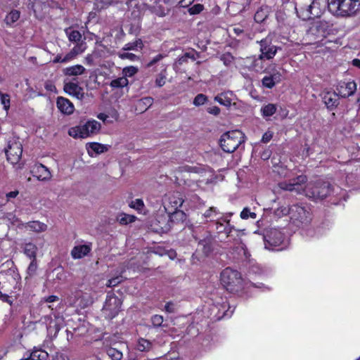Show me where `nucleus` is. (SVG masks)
I'll return each mask as SVG.
<instances>
[{
    "mask_svg": "<svg viewBox=\"0 0 360 360\" xmlns=\"http://www.w3.org/2000/svg\"><path fill=\"white\" fill-rule=\"evenodd\" d=\"M327 5L331 13L342 17L355 14L359 6L356 0H327Z\"/></svg>",
    "mask_w": 360,
    "mask_h": 360,
    "instance_id": "obj_1",
    "label": "nucleus"
},
{
    "mask_svg": "<svg viewBox=\"0 0 360 360\" xmlns=\"http://www.w3.org/2000/svg\"><path fill=\"white\" fill-rule=\"evenodd\" d=\"M245 141V134L240 130H233L224 133L219 139L221 149L229 153L234 152Z\"/></svg>",
    "mask_w": 360,
    "mask_h": 360,
    "instance_id": "obj_2",
    "label": "nucleus"
},
{
    "mask_svg": "<svg viewBox=\"0 0 360 360\" xmlns=\"http://www.w3.org/2000/svg\"><path fill=\"white\" fill-rule=\"evenodd\" d=\"M221 283L229 292H238L242 288L240 274L231 268H226L221 273Z\"/></svg>",
    "mask_w": 360,
    "mask_h": 360,
    "instance_id": "obj_3",
    "label": "nucleus"
},
{
    "mask_svg": "<svg viewBox=\"0 0 360 360\" xmlns=\"http://www.w3.org/2000/svg\"><path fill=\"white\" fill-rule=\"evenodd\" d=\"M101 129V124L96 120L86 122L84 124L72 127L68 134L73 138H86L96 134Z\"/></svg>",
    "mask_w": 360,
    "mask_h": 360,
    "instance_id": "obj_4",
    "label": "nucleus"
},
{
    "mask_svg": "<svg viewBox=\"0 0 360 360\" xmlns=\"http://www.w3.org/2000/svg\"><path fill=\"white\" fill-rule=\"evenodd\" d=\"M284 240V234L278 229L269 228L264 230V242L266 249L272 250L280 246Z\"/></svg>",
    "mask_w": 360,
    "mask_h": 360,
    "instance_id": "obj_5",
    "label": "nucleus"
},
{
    "mask_svg": "<svg viewBox=\"0 0 360 360\" xmlns=\"http://www.w3.org/2000/svg\"><path fill=\"white\" fill-rule=\"evenodd\" d=\"M7 160L12 165L18 164L21 159L22 153V143L17 140H11L5 148Z\"/></svg>",
    "mask_w": 360,
    "mask_h": 360,
    "instance_id": "obj_6",
    "label": "nucleus"
},
{
    "mask_svg": "<svg viewBox=\"0 0 360 360\" xmlns=\"http://www.w3.org/2000/svg\"><path fill=\"white\" fill-rule=\"evenodd\" d=\"M122 302L115 295H108L103 307V312L108 319H113L120 311Z\"/></svg>",
    "mask_w": 360,
    "mask_h": 360,
    "instance_id": "obj_7",
    "label": "nucleus"
},
{
    "mask_svg": "<svg viewBox=\"0 0 360 360\" xmlns=\"http://www.w3.org/2000/svg\"><path fill=\"white\" fill-rule=\"evenodd\" d=\"M167 222L164 226L161 227L164 231L169 230L174 224H184L186 220L187 216L185 212L181 210H174L167 215Z\"/></svg>",
    "mask_w": 360,
    "mask_h": 360,
    "instance_id": "obj_8",
    "label": "nucleus"
},
{
    "mask_svg": "<svg viewBox=\"0 0 360 360\" xmlns=\"http://www.w3.org/2000/svg\"><path fill=\"white\" fill-rule=\"evenodd\" d=\"M260 51L259 55L263 58H266L268 60L273 58L278 50V47L271 44V41L267 39H262L259 41Z\"/></svg>",
    "mask_w": 360,
    "mask_h": 360,
    "instance_id": "obj_9",
    "label": "nucleus"
},
{
    "mask_svg": "<svg viewBox=\"0 0 360 360\" xmlns=\"http://www.w3.org/2000/svg\"><path fill=\"white\" fill-rule=\"evenodd\" d=\"M356 90V84L354 81L340 82L337 87L338 95L342 98L349 97Z\"/></svg>",
    "mask_w": 360,
    "mask_h": 360,
    "instance_id": "obj_10",
    "label": "nucleus"
},
{
    "mask_svg": "<svg viewBox=\"0 0 360 360\" xmlns=\"http://www.w3.org/2000/svg\"><path fill=\"white\" fill-rule=\"evenodd\" d=\"M333 25L324 20L316 21V39L322 42L324 38L330 34Z\"/></svg>",
    "mask_w": 360,
    "mask_h": 360,
    "instance_id": "obj_11",
    "label": "nucleus"
},
{
    "mask_svg": "<svg viewBox=\"0 0 360 360\" xmlns=\"http://www.w3.org/2000/svg\"><path fill=\"white\" fill-rule=\"evenodd\" d=\"M335 190L337 191H340V188L338 186L335 188H331L330 184L328 181L319 180L316 182V198L318 197L320 198H326L330 194L332 191H335Z\"/></svg>",
    "mask_w": 360,
    "mask_h": 360,
    "instance_id": "obj_12",
    "label": "nucleus"
},
{
    "mask_svg": "<svg viewBox=\"0 0 360 360\" xmlns=\"http://www.w3.org/2000/svg\"><path fill=\"white\" fill-rule=\"evenodd\" d=\"M216 225V230L218 233H224L226 235V238L230 236V233L232 230L234 229V226L230 224V220L224 217L217 218L214 221Z\"/></svg>",
    "mask_w": 360,
    "mask_h": 360,
    "instance_id": "obj_13",
    "label": "nucleus"
},
{
    "mask_svg": "<svg viewBox=\"0 0 360 360\" xmlns=\"http://www.w3.org/2000/svg\"><path fill=\"white\" fill-rule=\"evenodd\" d=\"M281 79L282 75L281 72L277 70H274L262 79V83L264 87L272 89L276 84L281 82Z\"/></svg>",
    "mask_w": 360,
    "mask_h": 360,
    "instance_id": "obj_14",
    "label": "nucleus"
},
{
    "mask_svg": "<svg viewBox=\"0 0 360 360\" xmlns=\"http://www.w3.org/2000/svg\"><path fill=\"white\" fill-rule=\"evenodd\" d=\"M64 91L79 100H82L84 97L83 89L75 82H65L63 86Z\"/></svg>",
    "mask_w": 360,
    "mask_h": 360,
    "instance_id": "obj_15",
    "label": "nucleus"
},
{
    "mask_svg": "<svg viewBox=\"0 0 360 360\" xmlns=\"http://www.w3.org/2000/svg\"><path fill=\"white\" fill-rule=\"evenodd\" d=\"M31 172L39 181H48L51 178L50 171L42 164L35 165Z\"/></svg>",
    "mask_w": 360,
    "mask_h": 360,
    "instance_id": "obj_16",
    "label": "nucleus"
},
{
    "mask_svg": "<svg viewBox=\"0 0 360 360\" xmlns=\"http://www.w3.org/2000/svg\"><path fill=\"white\" fill-rule=\"evenodd\" d=\"M321 96L328 109H333L339 103L338 94L334 91H324L321 94Z\"/></svg>",
    "mask_w": 360,
    "mask_h": 360,
    "instance_id": "obj_17",
    "label": "nucleus"
},
{
    "mask_svg": "<svg viewBox=\"0 0 360 360\" xmlns=\"http://www.w3.org/2000/svg\"><path fill=\"white\" fill-rule=\"evenodd\" d=\"M214 239L212 236L207 233L203 238L200 240L198 243V249L202 250L205 255H210L213 250Z\"/></svg>",
    "mask_w": 360,
    "mask_h": 360,
    "instance_id": "obj_18",
    "label": "nucleus"
},
{
    "mask_svg": "<svg viewBox=\"0 0 360 360\" xmlns=\"http://www.w3.org/2000/svg\"><path fill=\"white\" fill-rule=\"evenodd\" d=\"M57 107L64 114L70 115L73 112L74 105L67 98L58 97L57 99Z\"/></svg>",
    "mask_w": 360,
    "mask_h": 360,
    "instance_id": "obj_19",
    "label": "nucleus"
},
{
    "mask_svg": "<svg viewBox=\"0 0 360 360\" xmlns=\"http://www.w3.org/2000/svg\"><path fill=\"white\" fill-rule=\"evenodd\" d=\"M153 99L151 97H144L138 100L135 104V110L139 113L146 111L153 104Z\"/></svg>",
    "mask_w": 360,
    "mask_h": 360,
    "instance_id": "obj_20",
    "label": "nucleus"
},
{
    "mask_svg": "<svg viewBox=\"0 0 360 360\" xmlns=\"http://www.w3.org/2000/svg\"><path fill=\"white\" fill-rule=\"evenodd\" d=\"M90 250L91 248L86 245H78L72 250L71 255L75 259H80L87 255Z\"/></svg>",
    "mask_w": 360,
    "mask_h": 360,
    "instance_id": "obj_21",
    "label": "nucleus"
},
{
    "mask_svg": "<svg viewBox=\"0 0 360 360\" xmlns=\"http://www.w3.org/2000/svg\"><path fill=\"white\" fill-rule=\"evenodd\" d=\"M65 33L71 42L79 43L85 40V38L84 40L82 39V36L79 31L73 30L71 27L65 28Z\"/></svg>",
    "mask_w": 360,
    "mask_h": 360,
    "instance_id": "obj_22",
    "label": "nucleus"
},
{
    "mask_svg": "<svg viewBox=\"0 0 360 360\" xmlns=\"http://www.w3.org/2000/svg\"><path fill=\"white\" fill-rule=\"evenodd\" d=\"M229 96H232V92L227 91L221 93L214 97V101H217L222 105H224L226 107H230L232 103V99L230 98Z\"/></svg>",
    "mask_w": 360,
    "mask_h": 360,
    "instance_id": "obj_23",
    "label": "nucleus"
},
{
    "mask_svg": "<svg viewBox=\"0 0 360 360\" xmlns=\"http://www.w3.org/2000/svg\"><path fill=\"white\" fill-rule=\"evenodd\" d=\"M86 69L81 65H76L64 69V74L67 76H77L84 73Z\"/></svg>",
    "mask_w": 360,
    "mask_h": 360,
    "instance_id": "obj_24",
    "label": "nucleus"
},
{
    "mask_svg": "<svg viewBox=\"0 0 360 360\" xmlns=\"http://www.w3.org/2000/svg\"><path fill=\"white\" fill-rule=\"evenodd\" d=\"M49 354L44 349L34 348L28 359L30 360H47Z\"/></svg>",
    "mask_w": 360,
    "mask_h": 360,
    "instance_id": "obj_25",
    "label": "nucleus"
},
{
    "mask_svg": "<svg viewBox=\"0 0 360 360\" xmlns=\"http://www.w3.org/2000/svg\"><path fill=\"white\" fill-rule=\"evenodd\" d=\"M183 202V198H181L180 195L178 193L173 194L169 198V204L174 209V210H179L178 208L181 207Z\"/></svg>",
    "mask_w": 360,
    "mask_h": 360,
    "instance_id": "obj_26",
    "label": "nucleus"
},
{
    "mask_svg": "<svg viewBox=\"0 0 360 360\" xmlns=\"http://www.w3.org/2000/svg\"><path fill=\"white\" fill-rule=\"evenodd\" d=\"M264 68L263 58L262 56H259L257 58H252V63L250 67L252 70L259 72H262L264 70Z\"/></svg>",
    "mask_w": 360,
    "mask_h": 360,
    "instance_id": "obj_27",
    "label": "nucleus"
},
{
    "mask_svg": "<svg viewBox=\"0 0 360 360\" xmlns=\"http://www.w3.org/2000/svg\"><path fill=\"white\" fill-rule=\"evenodd\" d=\"M276 105L273 103H269L261 108V112L264 117H270L276 112Z\"/></svg>",
    "mask_w": 360,
    "mask_h": 360,
    "instance_id": "obj_28",
    "label": "nucleus"
},
{
    "mask_svg": "<svg viewBox=\"0 0 360 360\" xmlns=\"http://www.w3.org/2000/svg\"><path fill=\"white\" fill-rule=\"evenodd\" d=\"M106 150L105 146L98 143H91L89 144L88 153L92 156L91 151L96 154H101Z\"/></svg>",
    "mask_w": 360,
    "mask_h": 360,
    "instance_id": "obj_29",
    "label": "nucleus"
},
{
    "mask_svg": "<svg viewBox=\"0 0 360 360\" xmlns=\"http://www.w3.org/2000/svg\"><path fill=\"white\" fill-rule=\"evenodd\" d=\"M37 248V246L31 243H27L25 245L24 252L31 259L36 258Z\"/></svg>",
    "mask_w": 360,
    "mask_h": 360,
    "instance_id": "obj_30",
    "label": "nucleus"
},
{
    "mask_svg": "<svg viewBox=\"0 0 360 360\" xmlns=\"http://www.w3.org/2000/svg\"><path fill=\"white\" fill-rule=\"evenodd\" d=\"M143 46V41L141 39H138L136 41L130 43H127L123 47L124 51H136L139 49H142Z\"/></svg>",
    "mask_w": 360,
    "mask_h": 360,
    "instance_id": "obj_31",
    "label": "nucleus"
},
{
    "mask_svg": "<svg viewBox=\"0 0 360 360\" xmlns=\"http://www.w3.org/2000/svg\"><path fill=\"white\" fill-rule=\"evenodd\" d=\"M20 13L17 10H13L7 14L5 22L8 25H12L20 18Z\"/></svg>",
    "mask_w": 360,
    "mask_h": 360,
    "instance_id": "obj_32",
    "label": "nucleus"
},
{
    "mask_svg": "<svg viewBox=\"0 0 360 360\" xmlns=\"http://www.w3.org/2000/svg\"><path fill=\"white\" fill-rule=\"evenodd\" d=\"M105 352L112 360H121L122 358V353L116 348L107 347Z\"/></svg>",
    "mask_w": 360,
    "mask_h": 360,
    "instance_id": "obj_33",
    "label": "nucleus"
},
{
    "mask_svg": "<svg viewBox=\"0 0 360 360\" xmlns=\"http://www.w3.org/2000/svg\"><path fill=\"white\" fill-rule=\"evenodd\" d=\"M268 16V10L266 8H261L257 11L255 14L254 19L257 22L261 23L264 21V20Z\"/></svg>",
    "mask_w": 360,
    "mask_h": 360,
    "instance_id": "obj_34",
    "label": "nucleus"
},
{
    "mask_svg": "<svg viewBox=\"0 0 360 360\" xmlns=\"http://www.w3.org/2000/svg\"><path fill=\"white\" fill-rule=\"evenodd\" d=\"M278 187L284 191H295L297 193H300V188L297 187H294L292 185V183L291 180H290L289 182L287 181H282L278 184Z\"/></svg>",
    "mask_w": 360,
    "mask_h": 360,
    "instance_id": "obj_35",
    "label": "nucleus"
},
{
    "mask_svg": "<svg viewBox=\"0 0 360 360\" xmlns=\"http://www.w3.org/2000/svg\"><path fill=\"white\" fill-rule=\"evenodd\" d=\"M128 79L125 77H119L113 79L110 82V86L112 88H122L128 85Z\"/></svg>",
    "mask_w": 360,
    "mask_h": 360,
    "instance_id": "obj_36",
    "label": "nucleus"
},
{
    "mask_svg": "<svg viewBox=\"0 0 360 360\" xmlns=\"http://www.w3.org/2000/svg\"><path fill=\"white\" fill-rule=\"evenodd\" d=\"M27 226L32 230L37 232L44 231L46 229V225L37 221H30L27 224Z\"/></svg>",
    "mask_w": 360,
    "mask_h": 360,
    "instance_id": "obj_37",
    "label": "nucleus"
},
{
    "mask_svg": "<svg viewBox=\"0 0 360 360\" xmlns=\"http://www.w3.org/2000/svg\"><path fill=\"white\" fill-rule=\"evenodd\" d=\"M218 214L219 212H217L216 207H211L205 212L203 217L206 219H210L211 221H215L218 218Z\"/></svg>",
    "mask_w": 360,
    "mask_h": 360,
    "instance_id": "obj_38",
    "label": "nucleus"
},
{
    "mask_svg": "<svg viewBox=\"0 0 360 360\" xmlns=\"http://www.w3.org/2000/svg\"><path fill=\"white\" fill-rule=\"evenodd\" d=\"M136 217L133 215L122 214L119 216L117 220L120 224L122 225H126L129 223H131L135 221Z\"/></svg>",
    "mask_w": 360,
    "mask_h": 360,
    "instance_id": "obj_39",
    "label": "nucleus"
},
{
    "mask_svg": "<svg viewBox=\"0 0 360 360\" xmlns=\"http://www.w3.org/2000/svg\"><path fill=\"white\" fill-rule=\"evenodd\" d=\"M151 347V342H149L147 340H145L143 338H141L139 340L138 345H137V349L139 351L145 352L148 351Z\"/></svg>",
    "mask_w": 360,
    "mask_h": 360,
    "instance_id": "obj_40",
    "label": "nucleus"
},
{
    "mask_svg": "<svg viewBox=\"0 0 360 360\" xmlns=\"http://www.w3.org/2000/svg\"><path fill=\"white\" fill-rule=\"evenodd\" d=\"M307 181V176L305 175H300L297 176L296 178H294L291 179V181L292 183V185L294 187H297L300 188V191L302 190L301 186L304 184H305Z\"/></svg>",
    "mask_w": 360,
    "mask_h": 360,
    "instance_id": "obj_41",
    "label": "nucleus"
},
{
    "mask_svg": "<svg viewBox=\"0 0 360 360\" xmlns=\"http://www.w3.org/2000/svg\"><path fill=\"white\" fill-rule=\"evenodd\" d=\"M86 49V44L84 41L77 43V44L71 49L74 53L77 56L83 53Z\"/></svg>",
    "mask_w": 360,
    "mask_h": 360,
    "instance_id": "obj_42",
    "label": "nucleus"
},
{
    "mask_svg": "<svg viewBox=\"0 0 360 360\" xmlns=\"http://www.w3.org/2000/svg\"><path fill=\"white\" fill-rule=\"evenodd\" d=\"M315 3V0H312L310 5L308 6V8L305 11H302L301 13V17L304 20H311V15L312 14L313 4Z\"/></svg>",
    "mask_w": 360,
    "mask_h": 360,
    "instance_id": "obj_43",
    "label": "nucleus"
},
{
    "mask_svg": "<svg viewBox=\"0 0 360 360\" xmlns=\"http://www.w3.org/2000/svg\"><path fill=\"white\" fill-rule=\"evenodd\" d=\"M6 281L11 283V285H17L18 281L20 279V276L18 273L13 271L12 274H8L6 276Z\"/></svg>",
    "mask_w": 360,
    "mask_h": 360,
    "instance_id": "obj_44",
    "label": "nucleus"
},
{
    "mask_svg": "<svg viewBox=\"0 0 360 360\" xmlns=\"http://www.w3.org/2000/svg\"><path fill=\"white\" fill-rule=\"evenodd\" d=\"M207 101V96L203 94H198L193 100V105L195 106H200L206 103Z\"/></svg>",
    "mask_w": 360,
    "mask_h": 360,
    "instance_id": "obj_45",
    "label": "nucleus"
},
{
    "mask_svg": "<svg viewBox=\"0 0 360 360\" xmlns=\"http://www.w3.org/2000/svg\"><path fill=\"white\" fill-rule=\"evenodd\" d=\"M124 281L122 275L113 277L108 281L106 285L108 287H115Z\"/></svg>",
    "mask_w": 360,
    "mask_h": 360,
    "instance_id": "obj_46",
    "label": "nucleus"
},
{
    "mask_svg": "<svg viewBox=\"0 0 360 360\" xmlns=\"http://www.w3.org/2000/svg\"><path fill=\"white\" fill-rule=\"evenodd\" d=\"M151 322L154 327H165V325L163 324V317L160 315H154L151 317Z\"/></svg>",
    "mask_w": 360,
    "mask_h": 360,
    "instance_id": "obj_47",
    "label": "nucleus"
},
{
    "mask_svg": "<svg viewBox=\"0 0 360 360\" xmlns=\"http://www.w3.org/2000/svg\"><path fill=\"white\" fill-rule=\"evenodd\" d=\"M37 269V259L34 258V259H32L30 265L28 266V268L27 269V273L30 276H32L36 274Z\"/></svg>",
    "mask_w": 360,
    "mask_h": 360,
    "instance_id": "obj_48",
    "label": "nucleus"
},
{
    "mask_svg": "<svg viewBox=\"0 0 360 360\" xmlns=\"http://www.w3.org/2000/svg\"><path fill=\"white\" fill-rule=\"evenodd\" d=\"M240 217L243 219H247L249 217L252 219H256L257 214L256 213L251 212L249 208L245 207L240 212Z\"/></svg>",
    "mask_w": 360,
    "mask_h": 360,
    "instance_id": "obj_49",
    "label": "nucleus"
},
{
    "mask_svg": "<svg viewBox=\"0 0 360 360\" xmlns=\"http://www.w3.org/2000/svg\"><path fill=\"white\" fill-rule=\"evenodd\" d=\"M221 60L226 66H229L234 60V57L229 52L224 53L221 56Z\"/></svg>",
    "mask_w": 360,
    "mask_h": 360,
    "instance_id": "obj_50",
    "label": "nucleus"
},
{
    "mask_svg": "<svg viewBox=\"0 0 360 360\" xmlns=\"http://www.w3.org/2000/svg\"><path fill=\"white\" fill-rule=\"evenodd\" d=\"M204 9V6L200 4H197L188 8V13L190 15L199 14Z\"/></svg>",
    "mask_w": 360,
    "mask_h": 360,
    "instance_id": "obj_51",
    "label": "nucleus"
},
{
    "mask_svg": "<svg viewBox=\"0 0 360 360\" xmlns=\"http://www.w3.org/2000/svg\"><path fill=\"white\" fill-rule=\"evenodd\" d=\"M138 72V68L134 66H129L123 69L124 77H132Z\"/></svg>",
    "mask_w": 360,
    "mask_h": 360,
    "instance_id": "obj_52",
    "label": "nucleus"
},
{
    "mask_svg": "<svg viewBox=\"0 0 360 360\" xmlns=\"http://www.w3.org/2000/svg\"><path fill=\"white\" fill-rule=\"evenodd\" d=\"M1 102L4 105L5 110H8L10 107V96L7 94H2L0 92Z\"/></svg>",
    "mask_w": 360,
    "mask_h": 360,
    "instance_id": "obj_53",
    "label": "nucleus"
},
{
    "mask_svg": "<svg viewBox=\"0 0 360 360\" xmlns=\"http://www.w3.org/2000/svg\"><path fill=\"white\" fill-rule=\"evenodd\" d=\"M19 194V191L15 190L11 192H8L6 194V196L4 197V201H5V205L10 201L12 198H15Z\"/></svg>",
    "mask_w": 360,
    "mask_h": 360,
    "instance_id": "obj_54",
    "label": "nucleus"
},
{
    "mask_svg": "<svg viewBox=\"0 0 360 360\" xmlns=\"http://www.w3.org/2000/svg\"><path fill=\"white\" fill-rule=\"evenodd\" d=\"M119 57L122 59H129L130 60H134L137 58V56L131 53H119Z\"/></svg>",
    "mask_w": 360,
    "mask_h": 360,
    "instance_id": "obj_55",
    "label": "nucleus"
},
{
    "mask_svg": "<svg viewBox=\"0 0 360 360\" xmlns=\"http://www.w3.org/2000/svg\"><path fill=\"white\" fill-rule=\"evenodd\" d=\"M313 185H307L304 189L305 194L309 198H314L315 196V193L313 191Z\"/></svg>",
    "mask_w": 360,
    "mask_h": 360,
    "instance_id": "obj_56",
    "label": "nucleus"
},
{
    "mask_svg": "<svg viewBox=\"0 0 360 360\" xmlns=\"http://www.w3.org/2000/svg\"><path fill=\"white\" fill-rule=\"evenodd\" d=\"M220 108L217 106H212L207 108V112L213 115H218L220 113Z\"/></svg>",
    "mask_w": 360,
    "mask_h": 360,
    "instance_id": "obj_57",
    "label": "nucleus"
},
{
    "mask_svg": "<svg viewBox=\"0 0 360 360\" xmlns=\"http://www.w3.org/2000/svg\"><path fill=\"white\" fill-rule=\"evenodd\" d=\"M132 207L136 208L137 210H141L144 206L143 202L141 199H136L135 201L132 202Z\"/></svg>",
    "mask_w": 360,
    "mask_h": 360,
    "instance_id": "obj_58",
    "label": "nucleus"
},
{
    "mask_svg": "<svg viewBox=\"0 0 360 360\" xmlns=\"http://www.w3.org/2000/svg\"><path fill=\"white\" fill-rule=\"evenodd\" d=\"M163 58V56L162 54H158L155 57H154L147 65L148 67H151L155 63H157L158 61H160L161 59Z\"/></svg>",
    "mask_w": 360,
    "mask_h": 360,
    "instance_id": "obj_59",
    "label": "nucleus"
},
{
    "mask_svg": "<svg viewBox=\"0 0 360 360\" xmlns=\"http://www.w3.org/2000/svg\"><path fill=\"white\" fill-rule=\"evenodd\" d=\"M76 55L74 53V52L70 50L69 53H68L64 57H63V61L65 63L72 60L75 58H76Z\"/></svg>",
    "mask_w": 360,
    "mask_h": 360,
    "instance_id": "obj_60",
    "label": "nucleus"
},
{
    "mask_svg": "<svg viewBox=\"0 0 360 360\" xmlns=\"http://www.w3.org/2000/svg\"><path fill=\"white\" fill-rule=\"evenodd\" d=\"M155 84L158 86H162L165 84V77L164 75H159L155 79Z\"/></svg>",
    "mask_w": 360,
    "mask_h": 360,
    "instance_id": "obj_61",
    "label": "nucleus"
},
{
    "mask_svg": "<svg viewBox=\"0 0 360 360\" xmlns=\"http://www.w3.org/2000/svg\"><path fill=\"white\" fill-rule=\"evenodd\" d=\"M195 0H181L179 3V6L183 8L188 7Z\"/></svg>",
    "mask_w": 360,
    "mask_h": 360,
    "instance_id": "obj_62",
    "label": "nucleus"
},
{
    "mask_svg": "<svg viewBox=\"0 0 360 360\" xmlns=\"http://www.w3.org/2000/svg\"><path fill=\"white\" fill-rule=\"evenodd\" d=\"M97 3L101 4V8H104L111 5L112 0H97Z\"/></svg>",
    "mask_w": 360,
    "mask_h": 360,
    "instance_id": "obj_63",
    "label": "nucleus"
},
{
    "mask_svg": "<svg viewBox=\"0 0 360 360\" xmlns=\"http://www.w3.org/2000/svg\"><path fill=\"white\" fill-rule=\"evenodd\" d=\"M85 63L87 65H94V57L92 55L89 54L84 58Z\"/></svg>",
    "mask_w": 360,
    "mask_h": 360,
    "instance_id": "obj_64",
    "label": "nucleus"
}]
</instances>
